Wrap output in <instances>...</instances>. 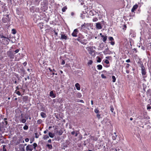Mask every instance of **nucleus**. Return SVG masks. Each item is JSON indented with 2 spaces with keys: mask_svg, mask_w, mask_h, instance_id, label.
Segmentation results:
<instances>
[{
  "mask_svg": "<svg viewBox=\"0 0 151 151\" xmlns=\"http://www.w3.org/2000/svg\"><path fill=\"white\" fill-rule=\"evenodd\" d=\"M1 38H3L2 41L3 44L4 45H8L9 43V41H10V40L3 36H1Z\"/></svg>",
  "mask_w": 151,
  "mask_h": 151,
  "instance_id": "1",
  "label": "nucleus"
},
{
  "mask_svg": "<svg viewBox=\"0 0 151 151\" xmlns=\"http://www.w3.org/2000/svg\"><path fill=\"white\" fill-rule=\"evenodd\" d=\"M93 48H95V47L89 46L86 47V50L89 53L92 55L94 52V50H93Z\"/></svg>",
  "mask_w": 151,
  "mask_h": 151,
  "instance_id": "2",
  "label": "nucleus"
},
{
  "mask_svg": "<svg viewBox=\"0 0 151 151\" xmlns=\"http://www.w3.org/2000/svg\"><path fill=\"white\" fill-rule=\"evenodd\" d=\"M141 73L143 76L145 75L146 74V69L144 65L142 64L141 66Z\"/></svg>",
  "mask_w": 151,
  "mask_h": 151,
  "instance_id": "3",
  "label": "nucleus"
},
{
  "mask_svg": "<svg viewBox=\"0 0 151 151\" xmlns=\"http://www.w3.org/2000/svg\"><path fill=\"white\" fill-rule=\"evenodd\" d=\"M78 41L83 45H86L87 43V40L86 39H83V40H81L80 38H79L78 39Z\"/></svg>",
  "mask_w": 151,
  "mask_h": 151,
  "instance_id": "4",
  "label": "nucleus"
},
{
  "mask_svg": "<svg viewBox=\"0 0 151 151\" xmlns=\"http://www.w3.org/2000/svg\"><path fill=\"white\" fill-rule=\"evenodd\" d=\"M33 148L32 145H29L26 147V150L27 151H32Z\"/></svg>",
  "mask_w": 151,
  "mask_h": 151,
  "instance_id": "5",
  "label": "nucleus"
},
{
  "mask_svg": "<svg viewBox=\"0 0 151 151\" xmlns=\"http://www.w3.org/2000/svg\"><path fill=\"white\" fill-rule=\"evenodd\" d=\"M7 54L8 56L10 58H14V55L11 51H7Z\"/></svg>",
  "mask_w": 151,
  "mask_h": 151,
  "instance_id": "6",
  "label": "nucleus"
},
{
  "mask_svg": "<svg viewBox=\"0 0 151 151\" xmlns=\"http://www.w3.org/2000/svg\"><path fill=\"white\" fill-rule=\"evenodd\" d=\"M78 32V30L77 29H75L73 32L72 34V35L74 37H76L77 36V34Z\"/></svg>",
  "mask_w": 151,
  "mask_h": 151,
  "instance_id": "7",
  "label": "nucleus"
},
{
  "mask_svg": "<svg viewBox=\"0 0 151 151\" xmlns=\"http://www.w3.org/2000/svg\"><path fill=\"white\" fill-rule=\"evenodd\" d=\"M90 24L89 23H84L81 26V29L83 30L86 27H87L88 26L90 25Z\"/></svg>",
  "mask_w": 151,
  "mask_h": 151,
  "instance_id": "8",
  "label": "nucleus"
},
{
  "mask_svg": "<svg viewBox=\"0 0 151 151\" xmlns=\"http://www.w3.org/2000/svg\"><path fill=\"white\" fill-rule=\"evenodd\" d=\"M96 27L98 29H101L102 28L101 24L99 23H96Z\"/></svg>",
  "mask_w": 151,
  "mask_h": 151,
  "instance_id": "9",
  "label": "nucleus"
},
{
  "mask_svg": "<svg viewBox=\"0 0 151 151\" xmlns=\"http://www.w3.org/2000/svg\"><path fill=\"white\" fill-rule=\"evenodd\" d=\"M50 97L52 98H55L56 97L55 94L53 93V91H51L50 93Z\"/></svg>",
  "mask_w": 151,
  "mask_h": 151,
  "instance_id": "10",
  "label": "nucleus"
},
{
  "mask_svg": "<svg viewBox=\"0 0 151 151\" xmlns=\"http://www.w3.org/2000/svg\"><path fill=\"white\" fill-rule=\"evenodd\" d=\"M75 86L78 90H80L81 89V87L80 84L78 83H76L75 85Z\"/></svg>",
  "mask_w": 151,
  "mask_h": 151,
  "instance_id": "11",
  "label": "nucleus"
},
{
  "mask_svg": "<svg viewBox=\"0 0 151 151\" xmlns=\"http://www.w3.org/2000/svg\"><path fill=\"white\" fill-rule=\"evenodd\" d=\"M20 122L24 123L26 122V119H24L23 116H21L20 118Z\"/></svg>",
  "mask_w": 151,
  "mask_h": 151,
  "instance_id": "12",
  "label": "nucleus"
},
{
  "mask_svg": "<svg viewBox=\"0 0 151 151\" xmlns=\"http://www.w3.org/2000/svg\"><path fill=\"white\" fill-rule=\"evenodd\" d=\"M138 7V5L137 4H135L133 6L132 8V9L131 11L132 12H134V11Z\"/></svg>",
  "mask_w": 151,
  "mask_h": 151,
  "instance_id": "13",
  "label": "nucleus"
},
{
  "mask_svg": "<svg viewBox=\"0 0 151 151\" xmlns=\"http://www.w3.org/2000/svg\"><path fill=\"white\" fill-rule=\"evenodd\" d=\"M67 37L65 35H61V37L60 39L61 40H66L67 39Z\"/></svg>",
  "mask_w": 151,
  "mask_h": 151,
  "instance_id": "14",
  "label": "nucleus"
},
{
  "mask_svg": "<svg viewBox=\"0 0 151 151\" xmlns=\"http://www.w3.org/2000/svg\"><path fill=\"white\" fill-rule=\"evenodd\" d=\"M101 37L103 38V41L104 42H106L107 39V36H106L102 35Z\"/></svg>",
  "mask_w": 151,
  "mask_h": 151,
  "instance_id": "15",
  "label": "nucleus"
},
{
  "mask_svg": "<svg viewBox=\"0 0 151 151\" xmlns=\"http://www.w3.org/2000/svg\"><path fill=\"white\" fill-rule=\"evenodd\" d=\"M84 36L83 35H81V34H80L79 35L78 37V38L77 40L78 41V39L79 38H80V39L81 40H83V39H84Z\"/></svg>",
  "mask_w": 151,
  "mask_h": 151,
  "instance_id": "16",
  "label": "nucleus"
},
{
  "mask_svg": "<svg viewBox=\"0 0 151 151\" xmlns=\"http://www.w3.org/2000/svg\"><path fill=\"white\" fill-rule=\"evenodd\" d=\"M40 115L43 118H45L46 116V114L43 112H41L40 113Z\"/></svg>",
  "mask_w": 151,
  "mask_h": 151,
  "instance_id": "17",
  "label": "nucleus"
},
{
  "mask_svg": "<svg viewBox=\"0 0 151 151\" xmlns=\"http://www.w3.org/2000/svg\"><path fill=\"white\" fill-rule=\"evenodd\" d=\"M97 67L98 68V70H101L102 69V66L101 65H97Z\"/></svg>",
  "mask_w": 151,
  "mask_h": 151,
  "instance_id": "18",
  "label": "nucleus"
},
{
  "mask_svg": "<svg viewBox=\"0 0 151 151\" xmlns=\"http://www.w3.org/2000/svg\"><path fill=\"white\" fill-rule=\"evenodd\" d=\"M49 135L51 138H53L54 137V134L50 132L49 133Z\"/></svg>",
  "mask_w": 151,
  "mask_h": 151,
  "instance_id": "19",
  "label": "nucleus"
},
{
  "mask_svg": "<svg viewBox=\"0 0 151 151\" xmlns=\"http://www.w3.org/2000/svg\"><path fill=\"white\" fill-rule=\"evenodd\" d=\"M67 9L66 6H64L62 9V11L63 12H65L66 10Z\"/></svg>",
  "mask_w": 151,
  "mask_h": 151,
  "instance_id": "20",
  "label": "nucleus"
},
{
  "mask_svg": "<svg viewBox=\"0 0 151 151\" xmlns=\"http://www.w3.org/2000/svg\"><path fill=\"white\" fill-rule=\"evenodd\" d=\"M11 39V41L12 43H14L15 42L16 40L14 37H12Z\"/></svg>",
  "mask_w": 151,
  "mask_h": 151,
  "instance_id": "21",
  "label": "nucleus"
},
{
  "mask_svg": "<svg viewBox=\"0 0 151 151\" xmlns=\"http://www.w3.org/2000/svg\"><path fill=\"white\" fill-rule=\"evenodd\" d=\"M2 21L4 23L8 21L7 19H6L5 18H4L2 19Z\"/></svg>",
  "mask_w": 151,
  "mask_h": 151,
  "instance_id": "22",
  "label": "nucleus"
},
{
  "mask_svg": "<svg viewBox=\"0 0 151 151\" xmlns=\"http://www.w3.org/2000/svg\"><path fill=\"white\" fill-rule=\"evenodd\" d=\"M77 97L78 98H81L82 96L81 94V93L78 92V93H77Z\"/></svg>",
  "mask_w": 151,
  "mask_h": 151,
  "instance_id": "23",
  "label": "nucleus"
},
{
  "mask_svg": "<svg viewBox=\"0 0 151 151\" xmlns=\"http://www.w3.org/2000/svg\"><path fill=\"white\" fill-rule=\"evenodd\" d=\"M92 63H93L92 60H89V61L88 62V65H91V64H92Z\"/></svg>",
  "mask_w": 151,
  "mask_h": 151,
  "instance_id": "24",
  "label": "nucleus"
},
{
  "mask_svg": "<svg viewBox=\"0 0 151 151\" xmlns=\"http://www.w3.org/2000/svg\"><path fill=\"white\" fill-rule=\"evenodd\" d=\"M112 81L113 82H115L116 81V78L115 76H113L112 77Z\"/></svg>",
  "mask_w": 151,
  "mask_h": 151,
  "instance_id": "25",
  "label": "nucleus"
},
{
  "mask_svg": "<svg viewBox=\"0 0 151 151\" xmlns=\"http://www.w3.org/2000/svg\"><path fill=\"white\" fill-rule=\"evenodd\" d=\"M12 33L13 34H15L16 33L15 29H12Z\"/></svg>",
  "mask_w": 151,
  "mask_h": 151,
  "instance_id": "26",
  "label": "nucleus"
},
{
  "mask_svg": "<svg viewBox=\"0 0 151 151\" xmlns=\"http://www.w3.org/2000/svg\"><path fill=\"white\" fill-rule=\"evenodd\" d=\"M42 122V121L41 119H39L37 121V123L38 124H41Z\"/></svg>",
  "mask_w": 151,
  "mask_h": 151,
  "instance_id": "27",
  "label": "nucleus"
},
{
  "mask_svg": "<svg viewBox=\"0 0 151 151\" xmlns=\"http://www.w3.org/2000/svg\"><path fill=\"white\" fill-rule=\"evenodd\" d=\"M47 146L50 149H51L52 148V146L51 145L47 144Z\"/></svg>",
  "mask_w": 151,
  "mask_h": 151,
  "instance_id": "28",
  "label": "nucleus"
},
{
  "mask_svg": "<svg viewBox=\"0 0 151 151\" xmlns=\"http://www.w3.org/2000/svg\"><path fill=\"white\" fill-rule=\"evenodd\" d=\"M94 111L95 112L96 114H98L99 112V111L98 109H96V108L95 109H94Z\"/></svg>",
  "mask_w": 151,
  "mask_h": 151,
  "instance_id": "29",
  "label": "nucleus"
},
{
  "mask_svg": "<svg viewBox=\"0 0 151 151\" xmlns=\"http://www.w3.org/2000/svg\"><path fill=\"white\" fill-rule=\"evenodd\" d=\"M110 108L111 111L112 112H113L114 110V109L113 108V106H110Z\"/></svg>",
  "mask_w": 151,
  "mask_h": 151,
  "instance_id": "30",
  "label": "nucleus"
},
{
  "mask_svg": "<svg viewBox=\"0 0 151 151\" xmlns=\"http://www.w3.org/2000/svg\"><path fill=\"white\" fill-rule=\"evenodd\" d=\"M103 61L106 64H108L109 63V62L107 60H104Z\"/></svg>",
  "mask_w": 151,
  "mask_h": 151,
  "instance_id": "31",
  "label": "nucleus"
},
{
  "mask_svg": "<svg viewBox=\"0 0 151 151\" xmlns=\"http://www.w3.org/2000/svg\"><path fill=\"white\" fill-rule=\"evenodd\" d=\"M23 129L24 130H27L28 129V127L25 125L23 127Z\"/></svg>",
  "mask_w": 151,
  "mask_h": 151,
  "instance_id": "32",
  "label": "nucleus"
},
{
  "mask_svg": "<svg viewBox=\"0 0 151 151\" xmlns=\"http://www.w3.org/2000/svg\"><path fill=\"white\" fill-rule=\"evenodd\" d=\"M109 39L110 41H112L114 40V39L112 37H109Z\"/></svg>",
  "mask_w": 151,
  "mask_h": 151,
  "instance_id": "33",
  "label": "nucleus"
},
{
  "mask_svg": "<svg viewBox=\"0 0 151 151\" xmlns=\"http://www.w3.org/2000/svg\"><path fill=\"white\" fill-rule=\"evenodd\" d=\"M32 146L33 147H34V148L35 149V148L37 146V144L36 143H34L33 144Z\"/></svg>",
  "mask_w": 151,
  "mask_h": 151,
  "instance_id": "34",
  "label": "nucleus"
},
{
  "mask_svg": "<svg viewBox=\"0 0 151 151\" xmlns=\"http://www.w3.org/2000/svg\"><path fill=\"white\" fill-rule=\"evenodd\" d=\"M101 76L103 78L106 79V77L104 74H101Z\"/></svg>",
  "mask_w": 151,
  "mask_h": 151,
  "instance_id": "35",
  "label": "nucleus"
},
{
  "mask_svg": "<svg viewBox=\"0 0 151 151\" xmlns=\"http://www.w3.org/2000/svg\"><path fill=\"white\" fill-rule=\"evenodd\" d=\"M98 20V19L97 18H94L93 19V21L94 22H96Z\"/></svg>",
  "mask_w": 151,
  "mask_h": 151,
  "instance_id": "36",
  "label": "nucleus"
},
{
  "mask_svg": "<svg viewBox=\"0 0 151 151\" xmlns=\"http://www.w3.org/2000/svg\"><path fill=\"white\" fill-rule=\"evenodd\" d=\"M49 136L47 135H45L44 136L43 138L44 139H46L49 138Z\"/></svg>",
  "mask_w": 151,
  "mask_h": 151,
  "instance_id": "37",
  "label": "nucleus"
},
{
  "mask_svg": "<svg viewBox=\"0 0 151 151\" xmlns=\"http://www.w3.org/2000/svg\"><path fill=\"white\" fill-rule=\"evenodd\" d=\"M16 93L19 96L21 95V93L19 91H16Z\"/></svg>",
  "mask_w": 151,
  "mask_h": 151,
  "instance_id": "38",
  "label": "nucleus"
},
{
  "mask_svg": "<svg viewBox=\"0 0 151 151\" xmlns=\"http://www.w3.org/2000/svg\"><path fill=\"white\" fill-rule=\"evenodd\" d=\"M101 61V59L99 57L98 58L97 60V62L99 63H100Z\"/></svg>",
  "mask_w": 151,
  "mask_h": 151,
  "instance_id": "39",
  "label": "nucleus"
},
{
  "mask_svg": "<svg viewBox=\"0 0 151 151\" xmlns=\"http://www.w3.org/2000/svg\"><path fill=\"white\" fill-rule=\"evenodd\" d=\"M110 43L111 45H114L115 44L114 40H112V41H111Z\"/></svg>",
  "mask_w": 151,
  "mask_h": 151,
  "instance_id": "40",
  "label": "nucleus"
},
{
  "mask_svg": "<svg viewBox=\"0 0 151 151\" xmlns=\"http://www.w3.org/2000/svg\"><path fill=\"white\" fill-rule=\"evenodd\" d=\"M78 102H80L82 103H84V101H83V100H79V101Z\"/></svg>",
  "mask_w": 151,
  "mask_h": 151,
  "instance_id": "41",
  "label": "nucleus"
},
{
  "mask_svg": "<svg viewBox=\"0 0 151 151\" xmlns=\"http://www.w3.org/2000/svg\"><path fill=\"white\" fill-rule=\"evenodd\" d=\"M25 141L26 142H27L29 141V139L28 138H26L25 139Z\"/></svg>",
  "mask_w": 151,
  "mask_h": 151,
  "instance_id": "42",
  "label": "nucleus"
},
{
  "mask_svg": "<svg viewBox=\"0 0 151 151\" xmlns=\"http://www.w3.org/2000/svg\"><path fill=\"white\" fill-rule=\"evenodd\" d=\"M65 61L64 60H63L61 63L62 65H64L65 64Z\"/></svg>",
  "mask_w": 151,
  "mask_h": 151,
  "instance_id": "43",
  "label": "nucleus"
},
{
  "mask_svg": "<svg viewBox=\"0 0 151 151\" xmlns=\"http://www.w3.org/2000/svg\"><path fill=\"white\" fill-rule=\"evenodd\" d=\"M75 133L74 131H73L71 132V134L72 135H74L75 134Z\"/></svg>",
  "mask_w": 151,
  "mask_h": 151,
  "instance_id": "44",
  "label": "nucleus"
},
{
  "mask_svg": "<svg viewBox=\"0 0 151 151\" xmlns=\"http://www.w3.org/2000/svg\"><path fill=\"white\" fill-rule=\"evenodd\" d=\"M19 50H18V49H17L15 51V52L16 53H18L19 52Z\"/></svg>",
  "mask_w": 151,
  "mask_h": 151,
  "instance_id": "45",
  "label": "nucleus"
},
{
  "mask_svg": "<svg viewBox=\"0 0 151 151\" xmlns=\"http://www.w3.org/2000/svg\"><path fill=\"white\" fill-rule=\"evenodd\" d=\"M109 50L108 48L106 49L104 51V52L105 53H106V52H107V51L108 50Z\"/></svg>",
  "mask_w": 151,
  "mask_h": 151,
  "instance_id": "46",
  "label": "nucleus"
},
{
  "mask_svg": "<svg viewBox=\"0 0 151 151\" xmlns=\"http://www.w3.org/2000/svg\"><path fill=\"white\" fill-rule=\"evenodd\" d=\"M129 66V64H127V65L126 66V67L127 68H128Z\"/></svg>",
  "mask_w": 151,
  "mask_h": 151,
  "instance_id": "47",
  "label": "nucleus"
},
{
  "mask_svg": "<svg viewBox=\"0 0 151 151\" xmlns=\"http://www.w3.org/2000/svg\"><path fill=\"white\" fill-rule=\"evenodd\" d=\"M151 109V107L150 106H148L147 107V109Z\"/></svg>",
  "mask_w": 151,
  "mask_h": 151,
  "instance_id": "48",
  "label": "nucleus"
},
{
  "mask_svg": "<svg viewBox=\"0 0 151 151\" xmlns=\"http://www.w3.org/2000/svg\"><path fill=\"white\" fill-rule=\"evenodd\" d=\"M97 116L98 118L99 119L100 118V115L99 114H97Z\"/></svg>",
  "mask_w": 151,
  "mask_h": 151,
  "instance_id": "49",
  "label": "nucleus"
},
{
  "mask_svg": "<svg viewBox=\"0 0 151 151\" xmlns=\"http://www.w3.org/2000/svg\"><path fill=\"white\" fill-rule=\"evenodd\" d=\"M126 62H127V63H129V62H130V59H129L128 60H126Z\"/></svg>",
  "mask_w": 151,
  "mask_h": 151,
  "instance_id": "50",
  "label": "nucleus"
},
{
  "mask_svg": "<svg viewBox=\"0 0 151 151\" xmlns=\"http://www.w3.org/2000/svg\"><path fill=\"white\" fill-rule=\"evenodd\" d=\"M75 136L76 137H77V136H78V133L77 132H76L75 133Z\"/></svg>",
  "mask_w": 151,
  "mask_h": 151,
  "instance_id": "51",
  "label": "nucleus"
},
{
  "mask_svg": "<svg viewBox=\"0 0 151 151\" xmlns=\"http://www.w3.org/2000/svg\"><path fill=\"white\" fill-rule=\"evenodd\" d=\"M48 142H49V143H51V140L50 139H49V140H48Z\"/></svg>",
  "mask_w": 151,
  "mask_h": 151,
  "instance_id": "52",
  "label": "nucleus"
},
{
  "mask_svg": "<svg viewBox=\"0 0 151 151\" xmlns=\"http://www.w3.org/2000/svg\"><path fill=\"white\" fill-rule=\"evenodd\" d=\"M48 69H49V70H50V71L52 72V69H51L50 68H48Z\"/></svg>",
  "mask_w": 151,
  "mask_h": 151,
  "instance_id": "53",
  "label": "nucleus"
},
{
  "mask_svg": "<svg viewBox=\"0 0 151 151\" xmlns=\"http://www.w3.org/2000/svg\"><path fill=\"white\" fill-rule=\"evenodd\" d=\"M55 34L57 36H58V33L56 32L55 31Z\"/></svg>",
  "mask_w": 151,
  "mask_h": 151,
  "instance_id": "54",
  "label": "nucleus"
},
{
  "mask_svg": "<svg viewBox=\"0 0 151 151\" xmlns=\"http://www.w3.org/2000/svg\"><path fill=\"white\" fill-rule=\"evenodd\" d=\"M91 105H93V101L92 100L91 101Z\"/></svg>",
  "mask_w": 151,
  "mask_h": 151,
  "instance_id": "55",
  "label": "nucleus"
},
{
  "mask_svg": "<svg viewBox=\"0 0 151 151\" xmlns=\"http://www.w3.org/2000/svg\"><path fill=\"white\" fill-rule=\"evenodd\" d=\"M74 15V13L73 12H71V15L72 16H73Z\"/></svg>",
  "mask_w": 151,
  "mask_h": 151,
  "instance_id": "56",
  "label": "nucleus"
},
{
  "mask_svg": "<svg viewBox=\"0 0 151 151\" xmlns=\"http://www.w3.org/2000/svg\"><path fill=\"white\" fill-rule=\"evenodd\" d=\"M47 131L46 130H45L44 132V134H46L47 133Z\"/></svg>",
  "mask_w": 151,
  "mask_h": 151,
  "instance_id": "57",
  "label": "nucleus"
},
{
  "mask_svg": "<svg viewBox=\"0 0 151 151\" xmlns=\"http://www.w3.org/2000/svg\"><path fill=\"white\" fill-rule=\"evenodd\" d=\"M52 74L53 75H54L55 74V73H54L55 72H53L52 71Z\"/></svg>",
  "mask_w": 151,
  "mask_h": 151,
  "instance_id": "58",
  "label": "nucleus"
},
{
  "mask_svg": "<svg viewBox=\"0 0 151 151\" xmlns=\"http://www.w3.org/2000/svg\"><path fill=\"white\" fill-rule=\"evenodd\" d=\"M112 138L113 140L115 139V137H112Z\"/></svg>",
  "mask_w": 151,
  "mask_h": 151,
  "instance_id": "59",
  "label": "nucleus"
},
{
  "mask_svg": "<svg viewBox=\"0 0 151 151\" xmlns=\"http://www.w3.org/2000/svg\"><path fill=\"white\" fill-rule=\"evenodd\" d=\"M106 59H109V57H108H108H106Z\"/></svg>",
  "mask_w": 151,
  "mask_h": 151,
  "instance_id": "60",
  "label": "nucleus"
},
{
  "mask_svg": "<svg viewBox=\"0 0 151 151\" xmlns=\"http://www.w3.org/2000/svg\"><path fill=\"white\" fill-rule=\"evenodd\" d=\"M142 49H143V50H145V49H144V47H142Z\"/></svg>",
  "mask_w": 151,
  "mask_h": 151,
  "instance_id": "61",
  "label": "nucleus"
},
{
  "mask_svg": "<svg viewBox=\"0 0 151 151\" xmlns=\"http://www.w3.org/2000/svg\"><path fill=\"white\" fill-rule=\"evenodd\" d=\"M130 120H132L133 119V118H130Z\"/></svg>",
  "mask_w": 151,
  "mask_h": 151,
  "instance_id": "62",
  "label": "nucleus"
},
{
  "mask_svg": "<svg viewBox=\"0 0 151 151\" xmlns=\"http://www.w3.org/2000/svg\"><path fill=\"white\" fill-rule=\"evenodd\" d=\"M52 71L53 72H55V70L54 69H53Z\"/></svg>",
  "mask_w": 151,
  "mask_h": 151,
  "instance_id": "63",
  "label": "nucleus"
},
{
  "mask_svg": "<svg viewBox=\"0 0 151 151\" xmlns=\"http://www.w3.org/2000/svg\"><path fill=\"white\" fill-rule=\"evenodd\" d=\"M60 72L61 73H63V72L62 71V70H60Z\"/></svg>",
  "mask_w": 151,
  "mask_h": 151,
  "instance_id": "64",
  "label": "nucleus"
}]
</instances>
